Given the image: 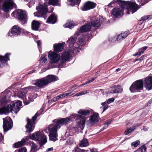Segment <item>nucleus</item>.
I'll return each instance as SVG.
<instances>
[{"label":"nucleus","mask_w":152,"mask_h":152,"mask_svg":"<svg viewBox=\"0 0 152 152\" xmlns=\"http://www.w3.org/2000/svg\"><path fill=\"white\" fill-rule=\"evenodd\" d=\"M145 57V55H143L141 56L139 58L136 59L135 60V61H142V60Z\"/></svg>","instance_id":"obj_47"},{"label":"nucleus","mask_w":152,"mask_h":152,"mask_svg":"<svg viewBox=\"0 0 152 152\" xmlns=\"http://www.w3.org/2000/svg\"><path fill=\"white\" fill-rule=\"evenodd\" d=\"M109 92L111 93H116L114 86L110 88Z\"/></svg>","instance_id":"obj_44"},{"label":"nucleus","mask_w":152,"mask_h":152,"mask_svg":"<svg viewBox=\"0 0 152 152\" xmlns=\"http://www.w3.org/2000/svg\"><path fill=\"white\" fill-rule=\"evenodd\" d=\"M81 0H67L68 4L71 6L79 4Z\"/></svg>","instance_id":"obj_33"},{"label":"nucleus","mask_w":152,"mask_h":152,"mask_svg":"<svg viewBox=\"0 0 152 152\" xmlns=\"http://www.w3.org/2000/svg\"><path fill=\"white\" fill-rule=\"evenodd\" d=\"M40 25V23L38 21L34 20L31 23L32 29L35 31L38 30Z\"/></svg>","instance_id":"obj_29"},{"label":"nucleus","mask_w":152,"mask_h":152,"mask_svg":"<svg viewBox=\"0 0 152 152\" xmlns=\"http://www.w3.org/2000/svg\"><path fill=\"white\" fill-rule=\"evenodd\" d=\"M152 18V15H151L145 16L141 18V20L145 21L146 20H149Z\"/></svg>","instance_id":"obj_37"},{"label":"nucleus","mask_w":152,"mask_h":152,"mask_svg":"<svg viewBox=\"0 0 152 152\" xmlns=\"http://www.w3.org/2000/svg\"><path fill=\"white\" fill-rule=\"evenodd\" d=\"M47 84L51 82L55 81L58 80V77L55 75H48L45 77Z\"/></svg>","instance_id":"obj_25"},{"label":"nucleus","mask_w":152,"mask_h":152,"mask_svg":"<svg viewBox=\"0 0 152 152\" xmlns=\"http://www.w3.org/2000/svg\"><path fill=\"white\" fill-rule=\"evenodd\" d=\"M3 140V137L1 134L0 133V142H1Z\"/></svg>","instance_id":"obj_54"},{"label":"nucleus","mask_w":152,"mask_h":152,"mask_svg":"<svg viewBox=\"0 0 152 152\" xmlns=\"http://www.w3.org/2000/svg\"><path fill=\"white\" fill-rule=\"evenodd\" d=\"M95 79V78H92L91 80H88L85 84L81 85L80 86H83L85 84H86L88 83H90L93 82L94 81V80Z\"/></svg>","instance_id":"obj_46"},{"label":"nucleus","mask_w":152,"mask_h":152,"mask_svg":"<svg viewBox=\"0 0 152 152\" xmlns=\"http://www.w3.org/2000/svg\"><path fill=\"white\" fill-rule=\"evenodd\" d=\"M11 15L12 16L18 18L23 24L27 22V17L26 13L21 10H18L13 12Z\"/></svg>","instance_id":"obj_6"},{"label":"nucleus","mask_w":152,"mask_h":152,"mask_svg":"<svg viewBox=\"0 0 152 152\" xmlns=\"http://www.w3.org/2000/svg\"><path fill=\"white\" fill-rule=\"evenodd\" d=\"M122 9L118 8H115L113 9L111 13L112 15L114 16L115 17L118 18L119 17L121 16L123 14V10L124 9V8H122ZM125 10L126 9L127 10H129V12H128V14H129V12H131L132 13V10H130V9L127 10L125 8Z\"/></svg>","instance_id":"obj_14"},{"label":"nucleus","mask_w":152,"mask_h":152,"mask_svg":"<svg viewBox=\"0 0 152 152\" xmlns=\"http://www.w3.org/2000/svg\"><path fill=\"white\" fill-rule=\"evenodd\" d=\"M136 128L135 126H134L132 128H130L128 129H127L125 132L124 134L125 135H127L129 133H130L132 132V131H133L134 129Z\"/></svg>","instance_id":"obj_36"},{"label":"nucleus","mask_w":152,"mask_h":152,"mask_svg":"<svg viewBox=\"0 0 152 152\" xmlns=\"http://www.w3.org/2000/svg\"><path fill=\"white\" fill-rule=\"evenodd\" d=\"M15 4L12 0H4L2 6V10L5 12H9Z\"/></svg>","instance_id":"obj_10"},{"label":"nucleus","mask_w":152,"mask_h":152,"mask_svg":"<svg viewBox=\"0 0 152 152\" xmlns=\"http://www.w3.org/2000/svg\"><path fill=\"white\" fill-rule=\"evenodd\" d=\"M89 145L88 140L86 138H83L81 140L79 144V145L80 147H86Z\"/></svg>","instance_id":"obj_31"},{"label":"nucleus","mask_w":152,"mask_h":152,"mask_svg":"<svg viewBox=\"0 0 152 152\" xmlns=\"http://www.w3.org/2000/svg\"><path fill=\"white\" fill-rule=\"evenodd\" d=\"M77 24V23L73 20L68 21L63 26L65 28H69L71 29L73 28L74 26Z\"/></svg>","instance_id":"obj_27"},{"label":"nucleus","mask_w":152,"mask_h":152,"mask_svg":"<svg viewBox=\"0 0 152 152\" xmlns=\"http://www.w3.org/2000/svg\"><path fill=\"white\" fill-rule=\"evenodd\" d=\"M58 100H57L56 97H54L51 100V102H56Z\"/></svg>","instance_id":"obj_51"},{"label":"nucleus","mask_w":152,"mask_h":152,"mask_svg":"<svg viewBox=\"0 0 152 152\" xmlns=\"http://www.w3.org/2000/svg\"><path fill=\"white\" fill-rule=\"evenodd\" d=\"M3 127L4 131L6 132L12 128V124L10 122L11 121V119L9 117H7L3 118Z\"/></svg>","instance_id":"obj_12"},{"label":"nucleus","mask_w":152,"mask_h":152,"mask_svg":"<svg viewBox=\"0 0 152 152\" xmlns=\"http://www.w3.org/2000/svg\"><path fill=\"white\" fill-rule=\"evenodd\" d=\"M88 93H89V92H87V91H81L76 94L74 96H79L87 94Z\"/></svg>","instance_id":"obj_41"},{"label":"nucleus","mask_w":152,"mask_h":152,"mask_svg":"<svg viewBox=\"0 0 152 152\" xmlns=\"http://www.w3.org/2000/svg\"><path fill=\"white\" fill-rule=\"evenodd\" d=\"M96 4L93 2L88 1L84 4L83 11H86L94 8L96 6Z\"/></svg>","instance_id":"obj_20"},{"label":"nucleus","mask_w":152,"mask_h":152,"mask_svg":"<svg viewBox=\"0 0 152 152\" xmlns=\"http://www.w3.org/2000/svg\"><path fill=\"white\" fill-rule=\"evenodd\" d=\"M140 143V141L139 140H137L135 142H133L131 144V145L135 147H137Z\"/></svg>","instance_id":"obj_42"},{"label":"nucleus","mask_w":152,"mask_h":152,"mask_svg":"<svg viewBox=\"0 0 152 152\" xmlns=\"http://www.w3.org/2000/svg\"><path fill=\"white\" fill-rule=\"evenodd\" d=\"M60 95H61V98L63 97H65V96H66V95H65L66 93L65 94H60Z\"/></svg>","instance_id":"obj_56"},{"label":"nucleus","mask_w":152,"mask_h":152,"mask_svg":"<svg viewBox=\"0 0 152 152\" xmlns=\"http://www.w3.org/2000/svg\"><path fill=\"white\" fill-rule=\"evenodd\" d=\"M59 0H49L48 3L45 2L43 4L41 3H39V6L36 7L38 12H34V15L39 17H42L45 20L47 17V13L48 12H51L53 10V8L52 7L51 10L48 11L47 8L48 4H49L53 6H59Z\"/></svg>","instance_id":"obj_3"},{"label":"nucleus","mask_w":152,"mask_h":152,"mask_svg":"<svg viewBox=\"0 0 152 152\" xmlns=\"http://www.w3.org/2000/svg\"><path fill=\"white\" fill-rule=\"evenodd\" d=\"M148 47L146 46L144 47L141 48L139 50V52L136 53L135 56H140L143 54L144 51Z\"/></svg>","instance_id":"obj_34"},{"label":"nucleus","mask_w":152,"mask_h":152,"mask_svg":"<svg viewBox=\"0 0 152 152\" xmlns=\"http://www.w3.org/2000/svg\"><path fill=\"white\" fill-rule=\"evenodd\" d=\"M37 97V94H36L32 93L29 94L28 95V99L26 103V104H29L31 102L33 101L34 99L36 98Z\"/></svg>","instance_id":"obj_30"},{"label":"nucleus","mask_w":152,"mask_h":152,"mask_svg":"<svg viewBox=\"0 0 152 152\" xmlns=\"http://www.w3.org/2000/svg\"><path fill=\"white\" fill-rule=\"evenodd\" d=\"M76 86L75 85H73L72 86V87L73 88V87H75Z\"/></svg>","instance_id":"obj_62"},{"label":"nucleus","mask_w":152,"mask_h":152,"mask_svg":"<svg viewBox=\"0 0 152 152\" xmlns=\"http://www.w3.org/2000/svg\"><path fill=\"white\" fill-rule=\"evenodd\" d=\"M10 54V53H7L5 55V56H0V67L7 64V61L10 60L9 57Z\"/></svg>","instance_id":"obj_17"},{"label":"nucleus","mask_w":152,"mask_h":152,"mask_svg":"<svg viewBox=\"0 0 152 152\" xmlns=\"http://www.w3.org/2000/svg\"><path fill=\"white\" fill-rule=\"evenodd\" d=\"M111 123V121L110 120H108L104 124V128L105 129L107 128L108 126L110 125Z\"/></svg>","instance_id":"obj_43"},{"label":"nucleus","mask_w":152,"mask_h":152,"mask_svg":"<svg viewBox=\"0 0 152 152\" xmlns=\"http://www.w3.org/2000/svg\"><path fill=\"white\" fill-rule=\"evenodd\" d=\"M152 102V98L150 100H149L148 101V102L147 103V105L148 106H150V104H151Z\"/></svg>","instance_id":"obj_55"},{"label":"nucleus","mask_w":152,"mask_h":152,"mask_svg":"<svg viewBox=\"0 0 152 152\" xmlns=\"http://www.w3.org/2000/svg\"><path fill=\"white\" fill-rule=\"evenodd\" d=\"M74 94V93L72 92H71L69 93H66V96H71L73 95Z\"/></svg>","instance_id":"obj_50"},{"label":"nucleus","mask_w":152,"mask_h":152,"mask_svg":"<svg viewBox=\"0 0 152 152\" xmlns=\"http://www.w3.org/2000/svg\"><path fill=\"white\" fill-rule=\"evenodd\" d=\"M114 100V98H111L108 99L106 102L102 103L101 105L102 106L100 107L101 109H103L102 113H103L108 108V106L107 104H109L110 103L113 102Z\"/></svg>","instance_id":"obj_21"},{"label":"nucleus","mask_w":152,"mask_h":152,"mask_svg":"<svg viewBox=\"0 0 152 152\" xmlns=\"http://www.w3.org/2000/svg\"><path fill=\"white\" fill-rule=\"evenodd\" d=\"M102 18H93L91 20V22H89L91 26L97 28L100 27L102 22Z\"/></svg>","instance_id":"obj_16"},{"label":"nucleus","mask_w":152,"mask_h":152,"mask_svg":"<svg viewBox=\"0 0 152 152\" xmlns=\"http://www.w3.org/2000/svg\"><path fill=\"white\" fill-rule=\"evenodd\" d=\"M48 56L49 59L50 60V62L52 64H57L60 60L59 64V66L60 67H63L65 66L66 62L63 66L61 65V57L59 54L56 53L54 52L50 51L48 53Z\"/></svg>","instance_id":"obj_8"},{"label":"nucleus","mask_w":152,"mask_h":152,"mask_svg":"<svg viewBox=\"0 0 152 152\" xmlns=\"http://www.w3.org/2000/svg\"><path fill=\"white\" fill-rule=\"evenodd\" d=\"M116 3H118L121 8L132 10V14L136 12L139 8L138 6L134 2H126L121 0H113L108 4V6L112 7V4Z\"/></svg>","instance_id":"obj_4"},{"label":"nucleus","mask_w":152,"mask_h":152,"mask_svg":"<svg viewBox=\"0 0 152 152\" xmlns=\"http://www.w3.org/2000/svg\"><path fill=\"white\" fill-rule=\"evenodd\" d=\"M32 83L40 88L44 87L48 85L45 77L33 80Z\"/></svg>","instance_id":"obj_13"},{"label":"nucleus","mask_w":152,"mask_h":152,"mask_svg":"<svg viewBox=\"0 0 152 152\" xmlns=\"http://www.w3.org/2000/svg\"><path fill=\"white\" fill-rule=\"evenodd\" d=\"M81 152H86V151L83 150H81Z\"/></svg>","instance_id":"obj_61"},{"label":"nucleus","mask_w":152,"mask_h":152,"mask_svg":"<svg viewBox=\"0 0 152 152\" xmlns=\"http://www.w3.org/2000/svg\"><path fill=\"white\" fill-rule=\"evenodd\" d=\"M43 130L39 131L33 133L30 136L31 139L39 142L40 144L42 145L47 142L46 136L44 134Z\"/></svg>","instance_id":"obj_5"},{"label":"nucleus","mask_w":152,"mask_h":152,"mask_svg":"<svg viewBox=\"0 0 152 152\" xmlns=\"http://www.w3.org/2000/svg\"><path fill=\"white\" fill-rule=\"evenodd\" d=\"M5 17V16L4 15L2 14L1 12H0V20L1 21L4 20V18Z\"/></svg>","instance_id":"obj_48"},{"label":"nucleus","mask_w":152,"mask_h":152,"mask_svg":"<svg viewBox=\"0 0 152 152\" xmlns=\"http://www.w3.org/2000/svg\"><path fill=\"white\" fill-rule=\"evenodd\" d=\"M56 97V98L58 100H59L60 98H61V95L60 94L58 95Z\"/></svg>","instance_id":"obj_57"},{"label":"nucleus","mask_w":152,"mask_h":152,"mask_svg":"<svg viewBox=\"0 0 152 152\" xmlns=\"http://www.w3.org/2000/svg\"><path fill=\"white\" fill-rule=\"evenodd\" d=\"M27 140V138H26L25 139H23L21 141L15 143L13 145V147L15 148H17L22 146L24 145L25 143Z\"/></svg>","instance_id":"obj_28"},{"label":"nucleus","mask_w":152,"mask_h":152,"mask_svg":"<svg viewBox=\"0 0 152 152\" xmlns=\"http://www.w3.org/2000/svg\"><path fill=\"white\" fill-rule=\"evenodd\" d=\"M121 70V69L120 68H118V69H117L116 70V71L117 72H119L120 70Z\"/></svg>","instance_id":"obj_60"},{"label":"nucleus","mask_w":152,"mask_h":152,"mask_svg":"<svg viewBox=\"0 0 152 152\" xmlns=\"http://www.w3.org/2000/svg\"><path fill=\"white\" fill-rule=\"evenodd\" d=\"M31 152H34L37 148V147L35 144L33 142H31Z\"/></svg>","instance_id":"obj_40"},{"label":"nucleus","mask_w":152,"mask_h":152,"mask_svg":"<svg viewBox=\"0 0 152 152\" xmlns=\"http://www.w3.org/2000/svg\"><path fill=\"white\" fill-rule=\"evenodd\" d=\"M74 118L76 121L77 125V127L70 128V132L74 133L80 130H83L84 128L86 121L85 117L82 116L77 114L73 113L69 117L65 118H61L55 119L53 121V123L48 125L44 131L48 133L49 132V135L50 140L54 141L57 140L58 134L57 131L60 129L61 126L69 123L71 121V119Z\"/></svg>","instance_id":"obj_1"},{"label":"nucleus","mask_w":152,"mask_h":152,"mask_svg":"<svg viewBox=\"0 0 152 152\" xmlns=\"http://www.w3.org/2000/svg\"><path fill=\"white\" fill-rule=\"evenodd\" d=\"M44 111L43 108H41L38 111L35 115L32 117V121L31 119H27L28 123L26 126L27 130L26 132H30L32 131L34 129V126L33 124H34V121L36 120L37 117L40 114H42Z\"/></svg>","instance_id":"obj_7"},{"label":"nucleus","mask_w":152,"mask_h":152,"mask_svg":"<svg viewBox=\"0 0 152 152\" xmlns=\"http://www.w3.org/2000/svg\"><path fill=\"white\" fill-rule=\"evenodd\" d=\"M145 85L146 88L148 90L152 89V76L148 77L145 78Z\"/></svg>","instance_id":"obj_18"},{"label":"nucleus","mask_w":152,"mask_h":152,"mask_svg":"<svg viewBox=\"0 0 152 152\" xmlns=\"http://www.w3.org/2000/svg\"><path fill=\"white\" fill-rule=\"evenodd\" d=\"M77 113L79 114L86 116L89 114L90 111L88 110L80 109Z\"/></svg>","instance_id":"obj_32"},{"label":"nucleus","mask_w":152,"mask_h":152,"mask_svg":"<svg viewBox=\"0 0 152 152\" xmlns=\"http://www.w3.org/2000/svg\"><path fill=\"white\" fill-rule=\"evenodd\" d=\"M64 43L55 44L54 45V50L57 53H59L62 51L64 48Z\"/></svg>","instance_id":"obj_24"},{"label":"nucleus","mask_w":152,"mask_h":152,"mask_svg":"<svg viewBox=\"0 0 152 152\" xmlns=\"http://www.w3.org/2000/svg\"><path fill=\"white\" fill-rule=\"evenodd\" d=\"M129 34V31H126L124 32L121 33L120 34L118 35L117 38L114 37V40L112 39V38H111L110 39V40L112 42H114V41L117 39V41H119L124 39L126 38Z\"/></svg>","instance_id":"obj_19"},{"label":"nucleus","mask_w":152,"mask_h":152,"mask_svg":"<svg viewBox=\"0 0 152 152\" xmlns=\"http://www.w3.org/2000/svg\"><path fill=\"white\" fill-rule=\"evenodd\" d=\"M46 56V55L43 54V55L41 57L40 59L39 60L40 62L42 63H45L47 60V59L45 58V57Z\"/></svg>","instance_id":"obj_38"},{"label":"nucleus","mask_w":152,"mask_h":152,"mask_svg":"<svg viewBox=\"0 0 152 152\" xmlns=\"http://www.w3.org/2000/svg\"><path fill=\"white\" fill-rule=\"evenodd\" d=\"M137 150L138 152H146V148L144 145H143L138 148Z\"/></svg>","instance_id":"obj_39"},{"label":"nucleus","mask_w":152,"mask_h":152,"mask_svg":"<svg viewBox=\"0 0 152 152\" xmlns=\"http://www.w3.org/2000/svg\"><path fill=\"white\" fill-rule=\"evenodd\" d=\"M57 20L56 15L53 13L48 18L46 23L52 24H54L56 22Z\"/></svg>","instance_id":"obj_23"},{"label":"nucleus","mask_w":152,"mask_h":152,"mask_svg":"<svg viewBox=\"0 0 152 152\" xmlns=\"http://www.w3.org/2000/svg\"><path fill=\"white\" fill-rule=\"evenodd\" d=\"M91 26L90 22L87 23L86 25L82 26L80 30V32H87L90 31Z\"/></svg>","instance_id":"obj_22"},{"label":"nucleus","mask_w":152,"mask_h":152,"mask_svg":"<svg viewBox=\"0 0 152 152\" xmlns=\"http://www.w3.org/2000/svg\"><path fill=\"white\" fill-rule=\"evenodd\" d=\"M98 114L97 113H94L90 117L89 123L91 124H94L98 122Z\"/></svg>","instance_id":"obj_26"},{"label":"nucleus","mask_w":152,"mask_h":152,"mask_svg":"<svg viewBox=\"0 0 152 152\" xmlns=\"http://www.w3.org/2000/svg\"><path fill=\"white\" fill-rule=\"evenodd\" d=\"M34 4V2L33 1H30L29 2V4H28V6H29V4ZM29 6V7H30Z\"/></svg>","instance_id":"obj_59"},{"label":"nucleus","mask_w":152,"mask_h":152,"mask_svg":"<svg viewBox=\"0 0 152 152\" xmlns=\"http://www.w3.org/2000/svg\"><path fill=\"white\" fill-rule=\"evenodd\" d=\"M36 88V87L31 86L21 89L18 93L17 96L23 99L25 97V95L28 92L33 91L35 90Z\"/></svg>","instance_id":"obj_11"},{"label":"nucleus","mask_w":152,"mask_h":152,"mask_svg":"<svg viewBox=\"0 0 152 152\" xmlns=\"http://www.w3.org/2000/svg\"><path fill=\"white\" fill-rule=\"evenodd\" d=\"M78 34H75L73 37H70L67 41L69 49L63 52L61 54V65L63 66L66 61H70V58L74 53L79 51L80 46L83 45V42L84 40L83 36H80L78 39V43L76 42Z\"/></svg>","instance_id":"obj_2"},{"label":"nucleus","mask_w":152,"mask_h":152,"mask_svg":"<svg viewBox=\"0 0 152 152\" xmlns=\"http://www.w3.org/2000/svg\"><path fill=\"white\" fill-rule=\"evenodd\" d=\"M21 31V28L18 25H15L12 27L11 31L8 33L9 36L14 35L18 36Z\"/></svg>","instance_id":"obj_15"},{"label":"nucleus","mask_w":152,"mask_h":152,"mask_svg":"<svg viewBox=\"0 0 152 152\" xmlns=\"http://www.w3.org/2000/svg\"><path fill=\"white\" fill-rule=\"evenodd\" d=\"M37 45H38V47H39V50L40 51V47L41 46V42L40 40H38L37 41Z\"/></svg>","instance_id":"obj_49"},{"label":"nucleus","mask_w":152,"mask_h":152,"mask_svg":"<svg viewBox=\"0 0 152 152\" xmlns=\"http://www.w3.org/2000/svg\"><path fill=\"white\" fill-rule=\"evenodd\" d=\"M53 150V147L50 148H48L47 150L46 151L47 152H49L50 151H52Z\"/></svg>","instance_id":"obj_52"},{"label":"nucleus","mask_w":152,"mask_h":152,"mask_svg":"<svg viewBox=\"0 0 152 152\" xmlns=\"http://www.w3.org/2000/svg\"><path fill=\"white\" fill-rule=\"evenodd\" d=\"M91 152H98L96 149L95 148H93L90 149Z\"/></svg>","instance_id":"obj_53"},{"label":"nucleus","mask_w":152,"mask_h":152,"mask_svg":"<svg viewBox=\"0 0 152 152\" xmlns=\"http://www.w3.org/2000/svg\"><path fill=\"white\" fill-rule=\"evenodd\" d=\"M14 152H26V149L25 148H22L19 150L15 151Z\"/></svg>","instance_id":"obj_45"},{"label":"nucleus","mask_w":152,"mask_h":152,"mask_svg":"<svg viewBox=\"0 0 152 152\" xmlns=\"http://www.w3.org/2000/svg\"><path fill=\"white\" fill-rule=\"evenodd\" d=\"M28 0H24V1H28Z\"/></svg>","instance_id":"obj_63"},{"label":"nucleus","mask_w":152,"mask_h":152,"mask_svg":"<svg viewBox=\"0 0 152 152\" xmlns=\"http://www.w3.org/2000/svg\"><path fill=\"white\" fill-rule=\"evenodd\" d=\"M114 86L116 93H121L123 89L121 86L119 85Z\"/></svg>","instance_id":"obj_35"},{"label":"nucleus","mask_w":152,"mask_h":152,"mask_svg":"<svg viewBox=\"0 0 152 152\" xmlns=\"http://www.w3.org/2000/svg\"><path fill=\"white\" fill-rule=\"evenodd\" d=\"M143 80L142 79L136 80L130 86L129 90L131 92L134 93L140 92L143 89Z\"/></svg>","instance_id":"obj_9"},{"label":"nucleus","mask_w":152,"mask_h":152,"mask_svg":"<svg viewBox=\"0 0 152 152\" xmlns=\"http://www.w3.org/2000/svg\"><path fill=\"white\" fill-rule=\"evenodd\" d=\"M35 71V70H34L29 72L28 74H31L34 72Z\"/></svg>","instance_id":"obj_58"}]
</instances>
